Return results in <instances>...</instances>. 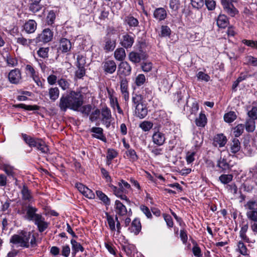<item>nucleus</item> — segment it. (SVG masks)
<instances>
[{"label": "nucleus", "instance_id": "f257e3e1", "mask_svg": "<svg viewBox=\"0 0 257 257\" xmlns=\"http://www.w3.org/2000/svg\"><path fill=\"white\" fill-rule=\"evenodd\" d=\"M84 102V96L80 91H71L66 96H62L59 106L61 110L66 111L68 108L78 111Z\"/></svg>", "mask_w": 257, "mask_h": 257}, {"label": "nucleus", "instance_id": "f03ea898", "mask_svg": "<svg viewBox=\"0 0 257 257\" xmlns=\"http://www.w3.org/2000/svg\"><path fill=\"white\" fill-rule=\"evenodd\" d=\"M10 243L19 244L20 246L25 248L37 246L36 238L30 232L23 231L20 235L14 234L10 238Z\"/></svg>", "mask_w": 257, "mask_h": 257}, {"label": "nucleus", "instance_id": "7ed1b4c3", "mask_svg": "<svg viewBox=\"0 0 257 257\" xmlns=\"http://www.w3.org/2000/svg\"><path fill=\"white\" fill-rule=\"evenodd\" d=\"M22 137L25 142L30 147L35 148L42 154H47L49 153L48 146L42 140L32 138L26 134H23Z\"/></svg>", "mask_w": 257, "mask_h": 257}, {"label": "nucleus", "instance_id": "20e7f679", "mask_svg": "<svg viewBox=\"0 0 257 257\" xmlns=\"http://www.w3.org/2000/svg\"><path fill=\"white\" fill-rule=\"evenodd\" d=\"M53 36V32L49 28L45 29L33 40L36 43L43 42L47 43L51 41Z\"/></svg>", "mask_w": 257, "mask_h": 257}, {"label": "nucleus", "instance_id": "39448f33", "mask_svg": "<svg viewBox=\"0 0 257 257\" xmlns=\"http://www.w3.org/2000/svg\"><path fill=\"white\" fill-rule=\"evenodd\" d=\"M26 213L25 218L28 221L34 222L42 215L41 213H38V209L36 207L28 204L26 206Z\"/></svg>", "mask_w": 257, "mask_h": 257}, {"label": "nucleus", "instance_id": "423d86ee", "mask_svg": "<svg viewBox=\"0 0 257 257\" xmlns=\"http://www.w3.org/2000/svg\"><path fill=\"white\" fill-rule=\"evenodd\" d=\"M224 12L231 17L238 14V11L228 0H220Z\"/></svg>", "mask_w": 257, "mask_h": 257}, {"label": "nucleus", "instance_id": "0eeeda50", "mask_svg": "<svg viewBox=\"0 0 257 257\" xmlns=\"http://www.w3.org/2000/svg\"><path fill=\"white\" fill-rule=\"evenodd\" d=\"M102 68L105 74H113L116 69V64L113 60H105L102 63Z\"/></svg>", "mask_w": 257, "mask_h": 257}, {"label": "nucleus", "instance_id": "6e6552de", "mask_svg": "<svg viewBox=\"0 0 257 257\" xmlns=\"http://www.w3.org/2000/svg\"><path fill=\"white\" fill-rule=\"evenodd\" d=\"M101 115V121L107 127L110 125V119L111 114L110 110L107 107H103L100 112Z\"/></svg>", "mask_w": 257, "mask_h": 257}, {"label": "nucleus", "instance_id": "1a4fd4ad", "mask_svg": "<svg viewBox=\"0 0 257 257\" xmlns=\"http://www.w3.org/2000/svg\"><path fill=\"white\" fill-rule=\"evenodd\" d=\"M132 68L126 61H122L118 66V74L123 76H128L131 74Z\"/></svg>", "mask_w": 257, "mask_h": 257}, {"label": "nucleus", "instance_id": "9d476101", "mask_svg": "<svg viewBox=\"0 0 257 257\" xmlns=\"http://www.w3.org/2000/svg\"><path fill=\"white\" fill-rule=\"evenodd\" d=\"M152 140L154 144L157 146H162L166 140L165 134L160 131H156L152 136Z\"/></svg>", "mask_w": 257, "mask_h": 257}, {"label": "nucleus", "instance_id": "9b49d317", "mask_svg": "<svg viewBox=\"0 0 257 257\" xmlns=\"http://www.w3.org/2000/svg\"><path fill=\"white\" fill-rule=\"evenodd\" d=\"M33 222L37 226L38 230L40 232L44 231L48 227L49 224L48 222L45 221V218L42 215Z\"/></svg>", "mask_w": 257, "mask_h": 257}, {"label": "nucleus", "instance_id": "f8f14e48", "mask_svg": "<svg viewBox=\"0 0 257 257\" xmlns=\"http://www.w3.org/2000/svg\"><path fill=\"white\" fill-rule=\"evenodd\" d=\"M72 48L71 42L67 39L62 38L59 42L58 51L62 53H67L70 51Z\"/></svg>", "mask_w": 257, "mask_h": 257}, {"label": "nucleus", "instance_id": "ddd939ff", "mask_svg": "<svg viewBox=\"0 0 257 257\" xmlns=\"http://www.w3.org/2000/svg\"><path fill=\"white\" fill-rule=\"evenodd\" d=\"M134 43V37L125 34L122 36L120 44L123 48L125 49L130 48Z\"/></svg>", "mask_w": 257, "mask_h": 257}, {"label": "nucleus", "instance_id": "4468645a", "mask_svg": "<svg viewBox=\"0 0 257 257\" xmlns=\"http://www.w3.org/2000/svg\"><path fill=\"white\" fill-rule=\"evenodd\" d=\"M8 77L11 83L17 84L19 83L22 78L21 72L18 69L12 70L10 72Z\"/></svg>", "mask_w": 257, "mask_h": 257}, {"label": "nucleus", "instance_id": "2eb2a0df", "mask_svg": "<svg viewBox=\"0 0 257 257\" xmlns=\"http://www.w3.org/2000/svg\"><path fill=\"white\" fill-rule=\"evenodd\" d=\"M135 113L140 118H144L148 114V109L144 103L135 106Z\"/></svg>", "mask_w": 257, "mask_h": 257}, {"label": "nucleus", "instance_id": "dca6fc26", "mask_svg": "<svg viewBox=\"0 0 257 257\" xmlns=\"http://www.w3.org/2000/svg\"><path fill=\"white\" fill-rule=\"evenodd\" d=\"M37 24L35 21L29 20L24 25V30L27 34L34 33L37 29Z\"/></svg>", "mask_w": 257, "mask_h": 257}, {"label": "nucleus", "instance_id": "f3484780", "mask_svg": "<svg viewBox=\"0 0 257 257\" xmlns=\"http://www.w3.org/2000/svg\"><path fill=\"white\" fill-rule=\"evenodd\" d=\"M90 132L93 133L92 135L93 138L100 140L101 141L105 142L106 141V138L103 133V129L99 127H92Z\"/></svg>", "mask_w": 257, "mask_h": 257}, {"label": "nucleus", "instance_id": "a211bd4d", "mask_svg": "<svg viewBox=\"0 0 257 257\" xmlns=\"http://www.w3.org/2000/svg\"><path fill=\"white\" fill-rule=\"evenodd\" d=\"M22 199L28 202H31L34 201L33 197L31 191L26 186L24 185L21 191Z\"/></svg>", "mask_w": 257, "mask_h": 257}, {"label": "nucleus", "instance_id": "6ab92c4d", "mask_svg": "<svg viewBox=\"0 0 257 257\" xmlns=\"http://www.w3.org/2000/svg\"><path fill=\"white\" fill-rule=\"evenodd\" d=\"M227 142V139L223 134L216 135L213 139V144L215 147H222Z\"/></svg>", "mask_w": 257, "mask_h": 257}, {"label": "nucleus", "instance_id": "aec40b11", "mask_svg": "<svg viewBox=\"0 0 257 257\" xmlns=\"http://www.w3.org/2000/svg\"><path fill=\"white\" fill-rule=\"evenodd\" d=\"M154 17L159 21L164 20L167 16L166 10L163 8H157L154 12Z\"/></svg>", "mask_w": 257, "mask_h": 257}, {"label": "nucleus", "instance_id": "412c9836", "mask_svg": "<svg viewBox=\"0 0 257 257\" xmlns=\"http://www.w3.org/2000/svg\"><path fill=\"white\" fill-rule=\"evenodd\" d=\"M109 186L111 188V189L112 190V191H113V193L115 196L120 198L121 200H125L128 203H130V200L125 195V194H124V193H123V192H121V191L119 190L117 187L113 185L112 184H109Z\"/></svg>", "mask_w": 257, "mask_h": 257}, {"label": "nucleus", "instance_id": "4be33fe9", "mask_svg": "<svg viewBox=\"0 0 257 257\" xmlns=\"http://www.w3.org/2000/svg\"><path fill=\"white\" fill-rule=\"evenodd\" d=\"M115 209L116 214L120 216H123L127 213L125 206L118 200L115 201Z\"/></svg>", "mask_w": 257, "mask_h": 257}, {"label": "nucleus", "instance_id": "5701e85b", "mask_svg": "<svg viewBox=\"0 0 257 257\" xmlns=\"http://www.w3.org/2000/svg\"><path fill=\"white\" fill-rule=\"evenodd\" d=\"M141 228L142 226L140 220L136 218L133 221L131 226L129 228V230L131 232L137 235L140 232Z\"/></svg>", "mask_w": 257, "mask_h": 257}, {"label": "nucleus", "instance_id": "b1692460", "mask_svg": "<svg viewBox=\"0 0 257 257\" xmlns=\"http://www.w3.org/2000/svg\"><path fill=\"white\" fill-rule=\"evenodd\" d=\"M116 46V40L107 38L105 40L104 50L106 52H111L113 51Z\"/></svg>", "mask_w": 257, "mask_h": 257}, {"label": "nucleus", "instance_id": "393cba45", "mask_svg": "<svg viewBox=\"0 0 257 257\" xmlns=\"http://www.w3.org/2000/svg\"><path fill=\"white\" fill-rule=\"evenodd\" d=\"M229 24V20L225 15H219L217 20V25L221 28H226Z\"/></svg>", "mask_w": 257, "mask_h": 257}, {"label": "nucleus", "instance_id": "a878e982", "mask_svg": "<svg viewBox=\"0 0 257 257\" xmlns=\"http://www.w3.org/2000/svg\"><path fill=\"white\" fill-rule=\"evenodd\" d=\"M114 57L116 60L123 61L126 57V54L124 48H117L114 52Z\"/></svg>", "mask_w": 257, "mask_h": 257}, {"label": "nucleus", "instance_id": "bb28decb", "mask_svg": "<svg viewBox=\"0 0 257 257\" xmlns=\"http://www.w3.org/2000/svg\"><path fill=\"white\" fill-rule=\"evenodd\" d=\"M236 250L238 251L241 254L246 256L249 254L248 250L247 249L246 245L241 241H239L237 244Z\"/></svg>", "mask_w": 257, "mask_h": 257}, {"label": "nucleus", "instance_id": "cd10ccee", "mask_svg": "<svg viewBox=\"0 0 257 257\" xmlns=\"http://www.w3.org/2000/svg\"><path fill=\"white\" fill-rule=\"evenodd\" d=\"M71 243L72 244V254L73 255H75L76 252L79 251H81V252L83 251L84 248L81 245V244L78 242H77L75 240L72 239L71 240Z\"/></svg>", "mask_w": 257, "mask_h": 257}, {"label": "nucleus", "instance_id": "c85d7f7f", "mask_svg": "<svg viewBox=\"0 0 257 257\" xmlns=\"http://www.w3.org/2000/svg\"><path fill=\"white\" fill-rule=\"evenodd\" d=\"M145 97L141 94H135L132 97V101L133 105L135 107L136 105L142 104L144 103V99Z\"/></svg>", "mask_w": 257, "mask_h": 257}, {"label": "nucleus", "instance_id": "c756f323", "mask_svg": "<svg viewBox=\"0 0 257 257\" xmlns=\"http://www.w3.org/2000/svg\"><path fill=\"white\" fill-rule=\"evenodd\" d=\"M105 214L110 230L113 232L115 231L116 230V220L115 219V217L114 218L112 216L109 215L108 213H106Z\"/></svg>", "mask_w": 257, "mask_h": 257}, {"label": "nucleus", "instance_id": "7c9ffc66", "mask_svg": "<svg viewBox=\"0 0 257 257\" xmlns=\"http://www.w3.org/2000/svg\"><path fill=\"white\" fill-rule=\"evenodd\" d=\"M50 99L52 101H55L59 96V90L58 87H51L49 89Z\"/></svg>", "mask_w": 257, "mask_h": 257}, {"label": "nucleus", "instance_id": "2f4dec72", "mask_svg": "<svg viewBox=\"0 0 257 257\" xmlns=\"http://www.w3.org/2000/svg\"><path fill=\"white\" fill-rule=\"evenodd\" d=\"M217 167L221 169L222 171H226L230 168V165L227 162L226 160L221 157L217 161Z\"/></svg>", "mask_w": 257, "mask_h": 257}, {"label": "nucleus", "instance_id": "473e14b6", "mask_svg": "<svg viewBox=\"0 0 257 257\" xmlns=\"http://www.w3.org/2000/svg\"><path fill=\"white\" fill-rule=\"evenodd\" d=\"M107 90L111 106L114 108L115 107L119 105L117 98L113 96V90L107 89Z\"/></svg>", "mask_w": 257, "mask_h": 257}, {"label": "nucleus", "instance_id": "72a5a7b5", "mask_svg": "<svg viewBox=\"0 0 257 257\" xmlns=\"http://www.w3.org/2000/svg\"><path fill=\"white\" fill-rule=\"evenodd\" d=\"M196 124L200 127H203L207 123V118L205 114L201 112L198 118L195 120Z\"/></svg>", "mask_w": 257, "mask_h": 257}, {"label": "nucleus", "instance_id": "f704fd0d", "mask_svg": "<svg viewBox=\"0 0 257 257\" xmlns=\"http://www.w3.org/2000/svg\"><path fill=\"white\" fill-rule=\"evenodd\" d=\"M16 39L17 43L24 47H28L33 42H34L33 39H27L22 36L16 38Z\"/></svg>", "mask_w": 257, "mask_h": 257}, {"label": "nucleus", "instance_id": "c9c22d12", "mask_svg": "<svg viewBox=\"0 0 257 257\" xmlns=\"http://www.w3.org/2000/svg\"><path fill=\"white\" fill-rule=\"evenodd\" d=\"M240 149V144L237 139H234L230 144V150L232 153H236Z\"/></svg>", "mask_w": 257, "mask_h": 257}, {"label": "nucleus", "instance_id": "e433bc0d", "mask_svg": "<svg viewBox=\"0 0 257 257\" xmlns=\"http://www.w3.org/2000/svg\"><path fill=\"white\" fill-rule=\"evenodd\" d=\"M97 196L106 205H109L110 200L109 198L101 191L97 190L96 191Z\"/></svg>", "mask_w": 257, "mask_h": 257}, {"label": "nucleus", "instance_id": "4c0bfd02", "mask_svg": "<svg viewBox=\"0 0 257 257\" xmlns=\"http://www.w3.org/2000/svg\"><path fill=\"white\" fill-rule=\"evenodd\" d=\"M125 22L131 27H136L139 25L138 20L132 16L125 17Z\"/></svg>", "mask_w": 257, "mask_h": 257}, {"label": "nucleus", "instance_id": "58836bf2", "mask_svg": "<svg viewBox=\"0 0 257 257\" xmlns=\"http://www.w3.org/2000/svg\"><path fill=\"white\" fill-rule=\"evenodd\" d=\"M118 189L126 194L128 192V189L131 188V185L126 181L121 180L118 184Z\"/></svg>", "mask_w": 257, "mask_h": 257}, {"label": "nucleus", "instance_id": "ea45409f", "mask_svg": "<svg viewBox=\"0 0 257 257\" xmlns=\"http://www.w3.org/2000/svg\"><path fill=\"white\" fill-rule=\"evenodd\" d=\"M237 115L235 112L230 111L224 115V120L227 123H231L236 119Z\"/></svg>", "mask_w": 257, "mask_h": 257}, {"label": "nucleus", "instance_id": "a19ab883", "mask_svg": "<svg viewBox=\"0 0 257 257\" xmlns=\"http://www.w3.org/2000/svg\"><path fill=\"white\" fill-rule=\"evenodd\" d=\"M246 131L248 132H252L255 128V123L254 119L249 118L246 122L244 125Z\"/></svg>", "mask_w": 257, "mask_h": 257}, {"label": "nucleus", "instance_id": "79ce46f5", "mask_svg": "<svg viewBox=\"0 0 257 257\" xmlns=\"http://www.w3.org/2000/svg\"><path fill=\"white\" fill-rule=\"evenodd\" d=\"M245 208L247 211H256L257 210V201L255 200H250L248 201L244 205Z\"/></svg>", "mask_w": 257, "mask_h": 257}, {"label": "nucleus", "instance_id": "37998d69", "mask_svg": "<svg viewBox=\"0 0 257 257\" xmlns=\"http://www.w3.org/2000/svg\"><path fill=\"white\" fill-rule=\"evenodd\" d=\"M129 60L134 63H138L141 61L140 54L135 52H131L128 55Z\"/></svg>", "mask_w": 257, "mask_h": 257}, {"label": "nucleus", "instance_id": "c03bdc74", "mask_svg": "<svg viewBox=\"0 0 257 257\" xmlns=\"http://www.w3.org/2000/svg\"><path fill=\"white\" fill-rule=\"evenodd\" d=\"M117 156V152L114 149H109L107 150V164L109 165L111 163V161L116 157Z\"/></svg>", "mask_w": 257, "mask_h": 257}, {"label": "nucleus", "instance_id": "a18cd8bd", "mask_svg": "<svg viewBox=\"0 0 257 257\" xmlns=\"http://www.w3.org/2000/svg\"><path fill=\"white\" fill-rule=\"evenodd\" d=\"M233 176L231 174H223L219 176V180L223 184H226L232 180Z\"/></svg>", "mask_w": 257, "mask_h": 257}, {"label": "nucleus", "instance_id": "49530a36", "mask_svg": "<svg viewBox=\"0 0 257 257\" xmlns=\"http://www.w3.org/2000/svg\"><path fill=\"white\" fill-rule=\"evenodd\" d=\"M244 125L239 124L233 128V134L236 137L240 136L243 132Z\"/></svg>", "mask_w": 257, "mask_h": 257}, {"label": "nucleus", "instance_id": "de8ad7c7", "mask_svg": "<svg viewBox=\"0 0 257 257\" xmlns=\"http://www.w3.org/2000/svg\"><path fill=\"white\" fill-rule=\"evenodd\" d=\"M180 6L179 0H170L169 7L172 11L177 12Z\"/></svg>", "mask_w": 257, "mask_h": 257}, {"label": "nucleus", "instance_id": "09e8293b", "mask_svg": "<svg viewBox=\"0 0 257 257\" xmlns=\"http://www.w3.org/2000/svg\"><path fill=\"white\" fill-rule=\"evenodd\" d=\"M26 70L29 73L32 79L36 78L38 76V72L30 65H27L25 68Z\"/></svg>", "mask_w": 257, "mask_h": 257}, {"label": "nucleus", "instance_id": "8fccbe9b", "mask_svg": "<svg viewBox=\"0 0 257 257\" xmlns=\"http://www.w3.org/2000/svg\"><path fill=\"white\" fill-rule=\"evenodd\" d=\"M17 107L22 108L28 110H39V107L36 105H26L25 104L21 103L16 105Z\"/></svg>", "mask_w": 257, "mask_h": 257}, {"label": "nucleus", "instance_id": "3c124183", "mask_svg": "<svg viewBox=\"0 0 257 257\" xmlns=\"http://www.w3.org/2000/svg\"><path fill=\"white\" fill-rule=\"evenodd\" d=\"M245 61L247 65L257 66V57L248 55L245 57Z\"/></svg>", "mask_w": 257, "mask_h": 257}, {"label": "nucleus", "instance_id": "603ef678", "mask_svg": "<svg viewBox=\"0 0 257 257\" xmlns=\"http://www.w3.org/2000/svg\"><path fill=\"white\" fill-rule=\"evenodd\" d=\"M171 29L167 26H162L159 36L161 37H169L171 34Z\"/></svg>", "mask_w": 257, "mask_h": 257}, {"label": "nucleus", "instance_id": "864d4df0", "mask_svg": "<svg viewBox=\"0 0 257 257\" xmlns=\"http://www.w3.org/2000/svg\"><path fill=\"white\" fill-rule=\"evenodd\" d=\"M247 218L250 222L257 221V210L247 211L246 213Z\"/></svg>", "mask_w": 257, "mask_h": 257}, {"label": "nucleus", "instance_id": "5fc2aeb1", "mask_svg": "<svg viewBox=\"0 0 257 257\" xmlns=\"http://www.w3.org/2000/svg\"><path fill=\"white\" fill-rule=\"evenodd\" d=\"M126 154L130 158V160L133 162L137 161L139 158L136 151L133 149H128L126 151Z\"/></svg>", "mask_w": 257, "mask_h": 257}, {"label": "nucleus", "instance_id": "6e6d98bb", "mask_svg": "<svg viewBox=\"0 0 257 257\" xmlns=\"http://www.w3.org/2000/svg\"><path fill=\"white\" fill-rule=\"evenodd\" d=\"M153 126V123L148 121H144L140 124V127L145 132H148L150 130Z\"/></svg>", "mask_w": 257, "mask_h": 257}, {"label": "nucleus", "instance_id": "4d7b16f0", "mask_svg": "<svg viewBox=\"0 0 257 257\" xmlns=\"http://www.w3.org/2000/svg\"><path fill=\"white\" fill-rule=\"evenodd\" d=\"M191 4L193 8L201 9L204 4V0H190Z\"/></svg>", "mask_w": 257, "mask_h": 257}, {"label": "nucleus", "instance_id": "13d9d810", "mask_svg": "<svg viewBox=\"0 0 257 257\" xmlns=\"http://www.w3.org/2000/svg\"><path fill=\"white\" fill-rule=\"evenodd\" d=\"M58 84L63 90L67 89L70 85L69 81L64 78H61L60 79L58 80Z\"/></svg>", "mask_w": 257, "mask_h": 257}, {"label": "nucleus", "instance_id": "bf43d9fd", "mask_svg": "<svg viewBox=\"0 0 257 257\" xmlns=\"http://www.w3.org/2000/svg\"><path fill=\"white\" fill-rule=\"evenodd\" d=\"M100 114V111L98 109H96L93 111L89 116V119L91 121L93 122L96 121Z\"/></svg>", "mask_w": 257, "mask_h": 257}, {"label": "nucleus", "instance_id": "052dcab7", "mask_svg": "<svg viewBox=\"0 0 257 257\" xmlns=\"http://www.w3.org/2000/svg\"><path fill=\"white\" fill-rule=\"evenodd\" d=\"M41 9L40 3H30L29 10L33 13H37Z\"/></svg>", "mask_w": 257, "mask_h": 257}, {"label": "nucleus", "instance_id": "680f3d73", "mask_svg": "<svg viewBox=\"0 0 257 257\" xmlns=\"http://www.w3.org/2000/svg\"><path fill=\"white\" fill-rule=\"evenodd\" d=\"M120 85L121 92L128 91V81L126 78H122L120 79Z\"/></svg>", "mask_w": 257, "mask_h": 257}, {"label": "nucleus", "instance_id": "e2e57ef3", "mask_svg": "<svg viewBox=\"0 0 257 257\" xmlns=\"http://www.w3.org/2000/svg\"><path fill=\"white\" fill-rule=\"evenodd\" d=\"M146 81V77L144 74H139L136 78L135 83L138 86L144 84Z\"/></svg>", "mask_w": 257, "mask_h": 257}, {"label": "nucleus", "instance_id": "0e129e2a", "mask_svg": "<svg viewBox=\"0 0 257 257\" xmlns=\"http://www.w3.org/2000/svg\"><path fill=\"white\" fill-rule=\"evenodd\" d=\"M49 50V48H40L37 51V54L39 57L45 58L48 57Z\"/></svg>", "mask_w": 257, "mask_h": 257}, {"label": "nucleus", "instance_id": "69168bd1", "mask_svg": "<svg viewBox=\"0 0 257 257\" xmlns=\"http://www.w3.org/2000/svg\"><path fill=\"white\" fill-rule=\"evenodd\" d=\"M86 63L85 58L84 56L81 55L77 56V63L76 66L77 67H84Z\"/></svg>", "mask_w": 257, "mask_h": 257}, {"label": "nucleus", "instance_id": "338daca9", "mask_svg": "<svg viewBox=\"0 0 257 257\" xmlns=\"http://www.w3.org/2000/svg\"><path fill=\"white\" fill-rule=\"evenodd\" d=\"M242 43L247 46L257 49V41L243 40Z\"/></svg>", "mask_w": 257, "mask_h": 257}, {"label": "nucleus", "instance_id": "774afa93", "mask_svg": "<svg viewBox=\"0 0 257 257\" xmlns=\"http://www.w3.org/2000/svg\"><path fill=\"white\" fill-rule=\"evenodd\" d=\"M247 114L251 119H257V107H252L251 109L248 111Z\"/></svg>", "mask_w": 257, "mask_h": 257}]
</instances>
